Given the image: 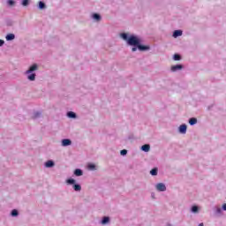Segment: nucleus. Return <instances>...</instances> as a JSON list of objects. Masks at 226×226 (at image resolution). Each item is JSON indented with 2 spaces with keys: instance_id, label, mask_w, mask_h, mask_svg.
<instances>
[{
  "instance_id": "obj_1",
  "label": "nucleus",
  "mask_w": 226,
  "mask_h": 226,
  "mask_svg": "<svg viewBox=\"0 0 226 226\" xmlns=\"http://www.w3.org/2000/svg\"><path fill=\"white\" fill-rule=\"evenodd\" d=\"M121 38L127 41L128 45H131V47H137L139 50L144 51V50H149V46H142L140 45V40L137 38L135 35H131L128 37L127 34H120Z\"/></svg>"
},
{
  "instance_id": "obj_2",
  "label": "nucleus",
  "mask_w": 226,
  "mask_h": 226,
  "mask_svg": "<svg viewBox=\"0 0 226 226\" xmlns=\"http://www.w3.org/2000/svg\"><path fill=\"white\" fill-rule=\"evenodd\" d=\"M156 190H158V192H165L167 190V186H165L163 183H159L156 185Z\"/></svg>"
},
{
  "instance_id": "obj_3",
  "label": "nucleus",
  "mask_w": 226,
  "mask_h": 226,
  "mask_svg": "<svg viewBox=\"0 0 226 226\" xmlns=\"http://www.w3.org/2000/svg\"><path fill=\"white\" fill-rule=\"evenodd\" d=\"M36 70H38V65L36 64H33L32 66H30L29 70H27L26 72V75L31 73L32 72H36Z\"/></svg>"
},
{
  "instance_id": "obj_4",
  "label": "nucleus",
  "mask_w": 226,
  "mask_h": 226,
  "mask_svg": "<svg viewBox=\"0 0 226 226\" xmlns=\"http://www.w3.org/2000/svg\"><path fill=\"white\" fill-rule=\"evenodd\" d=\"M177 70H183V65L177 64L171 66V72H177Z\"/></svg>"
},
{
  "instance_id": "obj_5",
  "label": "nucleus",
  "mask_w": 226,
  "mask_h": 226,
  "mask_svg": "<svg viewBox=\"0 0 226 226\" xmlns=\"http://www.w3.org/2000/svg\"><path fill=\"white\" fill-rule=\"evenodd\" d=\"M62 146H64V147L72 146V140H70L69 139H63Z\"/></svg>"
},
{
  "instance_id": "obj_6",
  "label": "nucleus",
  "mask_w": 226,
  "mask_h": 226,
  "mask_svg": "<svg viewBox=\"0 0 226 226\" xmlns=\"http://www.w3.org/2000/svg\"><path fill=\"white\" fill-rule=\"evenodd\" d=\"M182 35H183V31H181V30H176V31L173 33L174 38H177V36H182Z\"/></svg>"
},
{
  "instance_id": "obj_7",
  "label": "nucleus",
  "mask_w": 226,
  "mask_h": 226,
  "mask_svg": "<svg viewBox=\"0 0 226 226\" xmlns=\"http://www.w3.org/2000/svg\"><path fill=\"white\" fill-rule=\"evenodd\" d=\"M186 128H187L186 124H182V125H180V126H179V132H180V133H186Z\"/></svg>"
},
{
  "instance_id": "obj_8",
  "label": "nucleus",
  "mask_w": 226,
  "mask_h": 226,
  "mask_svg": "<svg viewBox=\"0 0 226 226\" xmlns=\"http://www.w3.org/2000/svg\"><path fill=\"white\" fill-rule=\"evenodd\" d=\"M142 151H145V153H148L149 149H151V146L146 144L141 147Z\"/></svg>"
},
{
  "instance_id": "obj_9",
  "label": "nucleus",
  "mask_w": 226,
  "mask_h": 226,
  "mask_svg": "<svg viewBox=\"0 0 226 226\" xmlns=\"http://www.w3.org/2000/svg\"><path fill=\"white\" fill-rule=\"evenodd\" d=\"M6 40H7V41H10L11 40H15V34H7L6 35Z\"/></svg>"
},
{
  "instance_id": "obj_10",
  "label": "nucleus",
  "mask_w": 226,
  "mask_h": 226,
  "mask_svg": "<svg viewBox=\"0 0 226 226\" xmlns=\"http://www.w3.org/2000/svg\"><path fill=\"white\" fill-rule=\"evenodd\" d=\"M189 124H191V126H193V124H197V118L195 117L190 118Z\"/></svg>"
},
{
  "instance_id": "obj_11",
  "label": "nucleus",
  "mask_w": 226,
  "mask_h": 226,
  "mask_svg": "<svg viewBox=\"0 0 226 226\" xmlns=\"http://www.w3.org/2000/svg\"><path fill=\"white\" fill-rule=\"evenodd\" d=\"M109 222H110V218L105 216V217H103V219L102 221V224L106 225V223H109Z\"/></svg>"
},
{
  "instance_id": "obj_12",
  "label": "nucleus",
  "mask_w": 226,
  "mask_h": 226,
  "mask_svg": "<svg viewBox=\"0 0 226 226\" xmlns=\"http://www.w3.org/2000/svg\"><path fill=\"white\" fill-rule=\"evenodd\" d=\"M150 174L151 176H158V169L154 168L153 170H151Z\"/></svg>"
},
{
  "instance_id": "obj_13",
  "label": "nucleus",
  "mask_w": 226,
  "mask_h": 226,
  "mask_svg": "<svg viewBox=\"0 0 226 226\" xmlns=\"http://www.w3.org/2000/svg\"><path fill=\"white\" fill-rule=\"evenodd\" d=\"M28 80H35L36 79V74L35 73H31L30 75L27 76Z\"/></svg>"
},
{
  "instance_id": "obj_14",
  "label": "nucleus",
  "mask_w": 226,
  "mask_h": 226,
  "mask_svg": "<svg viewBox=\"0 0 226 226\" xmlns=\"http://www.w3.org/2000/svg\"><path fill=\"white\" fill-rule=\"evenodd\" d=\"M45 167H47L48 169H49L50 167H54V162L52 161H48L45 163Z\"/></svg>"
},
{
  "instance_id": "obj_15",
  "label": "nucleus",
  "mask_w": 226,
  "mask_h": 226,
  "mask_svg": "<svg viewBox=\"0 0 226 226\" xmlns=\"http://www.w3.org/2000/svg\"><path fill=\"white\" fill-rule=\"evenodd\" d=\"M93 19H94V20L100 21V20H102V16H100V14L94 13L93 15Z\"/></svg>"
},
{
  "instance_id": "obj_16",
  "label": "nucleus",
  "mask_w": 226,
  "mask_h": 226,
  "mask_svg": "<svg viewBox=\"0 0 226 226\" xmlns=\"http://www.w3.org/2000/svg\"><path fill=\"white\" fill-rule=\"evenodd\" d=\"M67 116H68V117H71V118H75V117H77V115H76L74 112H72V111H69V112L67 113Z\"/></svg>"
},
{
  "instance_id": "obj_17",
  "label": "nucleus",
  "mask_w": 226,
  "mask_h": 226,
  "mask_svg": "<svg viewBox=\"0 0 226 226\" xmlns=\"http://www.w3.org/2000/svg\"><path fill=\"white\" fill-rule=\"evenodd\" d=\"M74 174L76 175V176H82V174H83V172H82V170H80V169H77V170H74Z\"/></svg>"
},
{
  "instance_id": "obj_18",
  "label": "nucleus",
  "mask_w": 226,
  "mask_h": 226,
  "mask_svg": "<svg viewBox=\"0 0 226 226\" xmlns=\"http://www.w3.org/2000/svg\"><path fill=\"white\" fill-rule=\"evenodd\" d=\"M73 188L75 192H80V190H82V187L79 185H74Z\"/></svg>"
},
{
  "instance_id": "obj_19",
  "label": "nucleus",
  "mask_w": 226,
  "mask_h": 226,
  "mask_svg": "<svg viewBox=\"0 0 226 226\" xmlns=\"http://www.w3.org/2000/svg\"><path fill=\"white\" fill-rule=\"evenodd\" d=\"M173 59L174 61H181V56L178 54H175Z\"/></svg>"
},
{
  "instance_id": "obj_20",
  "label": "nucleus",
  "mask_w": 226,
  "mask_h": 226,
  "mask_svg": "<svg viewBox=\"0 0 226 226\" xmlns=\"http://www.w3.org/2000/svg\"><path fill=\"white\" fill-rule=\"evenodd\" d=\"M88 169L89 170H96V166L94 164H88Z\"/></svg>"
},
{
  "instance_id": "obj_21",
  "label": "nucleus",
  "mask_w": 226,
  "mask_h": 226,
  "mask_svg": "<svg viewBox=\"0 0 226 226\" xmlns=\"http://www.w3.org/2000/svg\"><path fill=\"white\" fill-rule=\"evenodd\" d=\"M192 213H199V207L193 206V207H192Z\"/></svg>"
},
{
  "instance_id": "obj_22",
  "label": "nucleus",
  "mask_w": 226,
  "mask_h": 226,
  "mask_svg": "<svg viewBox=\"0 0 226 226\" xmlns=\"http://www.w3.org/2000/svg\"><path fill=\"white\" fill-rule=\"evenodd\" d=\"M11 216H19V211H17V209H13L11 211Z\"/></svg>"
},
{
  "instance_id": "obj_23",
  "label": "nucleus",
  "mask_w": 226,
  "mask_h": 226,
  "mask_svg": "<svg viewBox=\"0 0 226 226\" xmlns=\"http://www.w3.org/2000/svg\"><path fill=\"white\" fill-rule=\"evenodd\" d=\"M39 8L40 10H43V8H45V4L43 2H39Z\"/></svg>"
},
{
  "instance_id": "obj_24",
  "label": "nucleus",
  "mask_w": 226,
  "mask_h": 226,
  "mask_svg": "<svg viewBox=\"0 0 226 226\" xmlns=\"http://www.w3.org/2000/svg\"><path fill=\"white\" fill-rule=\"evenodd\" d=\"M68 185H75V179L70 178L67 180Z\"/></svg>"
},
{
  "instance_id": "obj_25",
  "label": "nucleus",
  "mask_w": 226,
  "mask_h": 226,
  "mask_svg": "<svg viewBox=\"0 0 226 226\" xmlns=\"http://www.w3.org/2000/svg\"><path fill=\"white\" fill-rule=\"evenodd\" d=\"M128 154V150L126 149L121 150L120 152V154H122V156H124V154Z\"/></svg>"
},
{
  "instance_id": "obj_26",
  "label": "nucleus",
  "mask_w": 226,
  "mask_h": 226,
  "mask_svg": "<svg viewBox=\"0 0 226 226\" xmlns=\"http://www.w3.org/2000/svg\"><path fill=\"white\" fill-rule=\"evenodd\" d=\"M27 4H29V0H23L22 5L23 6H27Z\"/></svg>"
},
{
  "instance_id": "obj_27",
  "label": "nucleus",
  "mask_w": 226,
  "mask_h": 226,
  "mask_svg": "<svg viewBox=\"0 0 226 226\" xmlns=\"http://www.w3.org/2000/svg\"><path fill=\"white\" fill-rule=\"evenodd\" d=\"M8 4H9L10 6H13V4H15V2H14L13 0H9V1H8Z\"/></svg>"
},
{
  "instance_id": "obj_28",
  "label": "nucleus",
  "mask_w": 226,
  "mask_h": 226,
  "mask_svg": "<svg viewBox=\"0 0 226 226\" xmlns=\"http://www.w3.org/2000/svg\"><path fill=\"white\" fill-rule=\"evenodd\" d=\"M3 45H4V41L0 40V47H3Z\"/></svg>"
},
{
  "instance_id": "obj_29",
  "label": "nucleus",
  "mask_w": 226,
  "mask_h": 226,
  "mask_svg": "<svg viewBox=\"0 0 226 226\" xmlns=\"http://www.w3.org/2000/svg\"><path fill=\"white\" fill-rule=\"evenodd\" d=\"M132 52H137V47H133V48L132 49Z\"/></svg>"
},
{
  "instance_id": "obj_30",
  "label": "nucleus",
  "mask_w": 226,
  "mask_h": 226,
  "mask_svg": "<svg viewBox=\"0 0 226 226\" xmlns=\"http://www.w3.org/2000/svg\"><path fill=\"white\" fill-rule=\"evenodd\" d=\"M222 209L226 211V203L222 205Z\"/></svg>"
},
{
  "instance_id": "obj_31",
  "label": "nucleus",
  "mask_w": 226,
  "mask_h": 226,
  "mask_svg": "<svg viewBox=\"0 0 226 226\" xmlns=\"http://www.w3.org/2000/svg\"><path fill=\"white\" fill-rule=\"evenodd\" d=\"M38 116H40V113H36L34 117H38Z\"/></svg>"
},
{
  "instance_id": "obj_32",
  "label": "nucleus",
  "mask_w": 226,
  "mask_h": 226,
  "mask_svg": "<svg viewBox=\"0 0 226 226\" xmlns=\"http://www.w3.org/2000/svg\"><path fill=\"white\" fill-rule=\"evenodd\" d=\"M199 226H204V223H200Z\"/></svg>"
}]
</instances>
